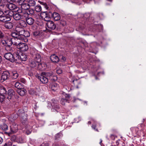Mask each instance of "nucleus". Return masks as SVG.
<instances>
[{"label":"nucleus","mask_w":146,"mask_h":146,"mask_svg":"<svg viewBox=\"0 0 146 146\" xmlns=\"http://www.w3.org/2000/svg\"><path fill=\"white\" fill-rule=\"evenodd\" d=\"M15 30L20 36L23 38V40L24 39V37H27L30 36V34L28 31L25 30L23 28L20 27L19 25L16 27Z\"/></svg>","instance_id":"nucleus-1"},{"label":"nucleus","mask_w":146,"mask_h":146,"mask_svg":"<svg viewBox=\"0 0 146 146\" xmlns=\"http://www.w3.org/2000/svg\"><path fill=\"white\" fill-rule=\"evenodd\" d=\"M14 45H16L17 48L22 51H27L28 49V46L26 43L19 42V41L14 42Z\"/></svg>","instance_id":"nucleus-2"},{"label":"nucleus","mask_w":146,"mask_h":146,"mask_svg":"<svg viewBox=\"0 0 146 146\" xmlns=\"http://www.w3.org/2000/svg\"><path fill=\"white\" fill-rule=\"evenodd\" d=\"M29 66L32 68H35V69L40 70L41 68L40 67L41 65V63H39L34 60H30L29 63Z\"/></svg>","instance_id":"nucleus-3"},{"label":"nucleus","mask_w":146,"mask_h":146,"mask_svg":"<svg viewBox=\"0 0 146 146\" xmlns=\"http://www.w3.org/2000/svg\"><path fill=\"white\" fill-rule=\"evenodd\" d=\"M1 40L2 44L6 47L9 46H11L12 44L14 45V42H14V38L9 39L6 40H3L2 39Z\"/></svg>","instance_id":"nucleus-4"},{"label":"nucleus","mask_w":146,"mask_h":146,"mask_svg":"<svg viewBox=\"0 0 146 146\" xmlns=\"http://www.w3.org/2000/svg\"><path fill=\"white\" fill-rule=\"evenodd\" d=\"M63 94V98H62L60 100V103L62 105H64L66 103L69 101L70 96L69 94H67L64 92L62 93Z\"/></svg>","instance_id":"nucleus-5"},{"label":"nucleus","mask_w":146,"mask_h":146,"mask_svg":"<svg viewBox=\"0 0 146 146\" xmlns=\"http://www.w3.org/2000/svg\"><path fill=\"white\" fill-rule=\"evenodd\" d=\"M31 54L33 55L34 60L39 63L41 61V57L40 55L37 53V51L35 50L34 53L31 51Z\"/></svg>","instance_id":"nucleus-6"},{"label":"nucleus","mask_w":146,"mask_h":146,"mask_svg":"<svg viewBox=\"0 0 146 146\" xmlns=\"http://www.w3.org/2000/svg\"><path fill=\"white\" fill-rule=\"evenodd\" d=\"M36 77L40 80V81L43 84H46L48 82V79L46 77L42 74L40 75H36Z\"/></svg>","instance_id":"nucleus-7"},{"label":"nucleus","mask_w":146,"mask_h":146,"mask_svg":"<svg viewBox=\"0 0 146 146\" xmlns=\"http://www.w3.org/2000/svg\"><path fill=\"white\" fill-rule=\"evenodd\" d=\"M4 57L7 60H9L12 62L15 61V58H14L13 55L11 52L7 53L5 54Z\"/></svg>","instance_id":"nucleus-8"},{"label":"nucleus","mask_w":146,"mask_h":146,"mask_svg":"<svg viewBox=\"0 0 146 146\" xmlns=\"http://www.w3.org/2000/svg\"><path fill=\"white\" fill-rule=\"evenodd\" d=\"M9 3L7 4L6 5H4L3 7H7L9 9L11 10H13L16 9H17L18 7L16 5L12 3L9 1Z\"/></svg>","instance_id":"nucleus-9"},{"label":"nucleus","mask_w":146,"mask_h":146,"mask_svg":"<svg viewBox=\"0 0 146 146\" xmlns=\"http://www.w3.org/2000/svg\"><path fill=\"white\" fill-rule=\"evenodd\" d=\"M10 76V74L8 71H5L3 72L1 76V80L2 82L7 80Z\"/></svg>","instance_id":"nucleus-10"},{"label":"nucleus","mask_w":146,"mask_h":146,"mask_svg":"<svg viewBox=\"0 0 146 146\" xmlns=\"http://www.w3.org/2000/svg\"><path fill=\"white\" fill-rule=\"evenodd\" d=\"M11 36L14 37V40H17V42H18V41L19 40H23V38L21 37V36L19 34L15 32H13L11 33Z\"/></svg>","instance_id":"nucleus-11"},{"label":"nucleus","mask_w":146,"mask_h":146,"mask_svg":"<svg viewBox=\"0 0 146 146\" xmlns=\"http://www.w3.org/2000/svg\"><path fill=\"white\" fill-rule=\"evenodd\" d=\"M18 130V125L15 123H13L10 126V133H14L17 131Z\"/></svg>","instance_id":"nucleus-12"},{"label":"nucleus","mask_w":146,"mask_h":146,"mask_svg":"<svg viewBox=\"0 0 146 146\" xmlns=\"http://www.w3.org/2000/svg\"><path fill=\"white\" fill-rule=\"evenodd\" d=\"M5 14L0 16V21L3 22H6L11 20L10 17Z\"/></svg>","instance_id":"nucleus-13"},{"label":"nucleus","mask_w":146,"mask_h":146,"mask_svg":"<svg viewBox=\"0 0 146 146\" xmlns=\"http://www.w3.org/2000/svg\"><path fill=\"white\" fill-rule=\"evenodd\" d=\"M46 25L48 28L51 30H54L56 28V25L52 21H48L46 23Z\"/></svg>","instance_id":"nucleus-14"},{"label":"nucleus","mask_w":146,"mask_h":146,"mask_svg":"<svg viewBox=\"0 0 146 146\" xmlns=\"http://www.w3.org/2000/svg\"><path fill=\"white\" fill-rule=\"evenodd\" d=\"M15 92L14 90L12 89H9L8 91V94L9 96L7 98V99L9 100L8 101V103L10 102V100L11 99L12 97L15 94Z\"/></svg>","instance_id":"nucleus-15"},{"label":"nucleus","mask_w":146,"mask_h":146,"mask_svg":"<svg viewBox=\"0 0 146 146\" xmlns=\"http://www.w3.org/2000/svg\"><path fill=\"white\" fill-rule=\"evenodd\" d=\"M21 120L22 123H25L27 121V115L25 113H22L21 116Z\"/></svg>","instance_id":"nucleus-16"},{"label":"nucleus","mask_w":146,"mask_h":146,"mask_svg":"<svg viewBox=\"0 0 146 146\" xmlns=\"http://www.w3.org/2000/svg\"><path fill=\"white\" fill-rule=\"evenodd\" d=\"M51 14L52 17L54 21H58L60 19V16L58 13L54 12Z\"/></svg>","instance_id":"nucleus-17"},{"label":"nucleus","mask_w":146,"mask_h":146,"mask_svg":"<svg viewBox=\"0 0 146 146\" xmlns=\"http://www.w3.org/2000/svg\"><path fill=\"white\" fill-rule=\"evenodd\" d=\"M50 59L51 61L54 62H57L59 60V58L58 56L55 54L52 55L50 56Z\"/></svg>","instance_id":"nucleus-18"},{"label":"nucleus","mask_w":146,"mask_h":146,"mask_svg":"<svg viewBox=\"0 0 146 146\" xmlns=\"http://www.w3.org/2000/svg\"><path fill=\"white\" fill-rule=\"evenodd\" d=\"M19 12L18 13H15L14 15H13V18L16 20H19L22 18V16L21 13H20Z\"/></svg>","instance_id":"nucleus-19"},{"label":"nucleus","mask_w":146,"mask_h":146,"mask_svg":"<svg viewBox=\"0 0 146 146\" xmlns=\"http://www.w3.org/2000/svg\"><path fill=\"white\" fill-rule=\"evenodd\" d=\"M17 92L19 95L23 96L26 93L27 91L25 89L21 88L19 89H18Z\"/></svg>","instance_id":"nucleus-20"},{"label":"nucleus","mask_w":146,"mask_h":146,"mask_svg":"<svg viewBox=\"0 0 146 146\" xmlns=\"http://www.w3.org/2000/svg\"><path fill=\"white\" fill-rule=\"evenodd\" d=\"M19 5H21V8L24 10H27L30 8V6H29L28 3H22L21 4H19Z\"/></svg>","instance_id":"nucleus-21"},{"label":"nucleus","mask_w":146,"mask_h":146,"mask_svg":"<svg viewBox=\"0 0 146 146\" xmlns=\"http://www.w3.org/2000/svg\"><path fill=\"white\" fill-rule=\"evenodd\" d=\"M15 13L12 11H10L9 10H6L4 11V14H5L6 15L8 16L9 17H13Z\"/></svg>","instance_id":"nucleus-22"},{"label":"nucleus","mask_w":146,"mask_h":146,"mask_svg":"<svg viewBox=\"0 0 146 146\" xmlns=\"http://www.w3.org/2000/svg\"><path fill=\"white\" fill-rule=\"evenodd\" d=\"M4 26L7 29H11L13 26V24L11 22H7L4 24Z\"/></svg>","instance_id":"nucleus-23"},{"label":"nucleus","mask_w":146,"mask_h":146,"mask_svg":"<svg viewBox=\"0 0 146 146\" xmlns=\"http://www.w3.org/2000/svg\"><path fill=\"white\" fill-rule=\"evenodd\" d=\"M7 91L5 88L2 85H0V94H7Z\"/></svg>","instance_id":"nucleus-24"},{"label":"nucleus","mask_w":146,"mask_h":146,"mask_svg":"<svg viewBox=\"0 0 146 146\" xmlns=\"http://www.w3.org/2000/svg\"><path fill=\"white\" fill-rule=\"evenodd\" d=\"M18 115L17 114H13L9 118V119L12 122L16 120L18 117Z\"/></svg>","instance_id":"nucleus-25"},{"label":"nucleus","mask_w":146,"mask_h":146,"mask_svg":"<svg viewBox=\"0 0 146 146\" xmlns=\"http://www.w3.org/2000/svg\"><path fill=\"white\" fill-rule=\"evenodd\" d=\"M5 49L7 51L13 53L16 50L15 48L9 46L6 47Z\"/></svg>","instance_id":"nucleus-26"},{"label":"nucleus","mask_w":146,"mask_h":146,"mask_svg":"<svg viewBox=\"0 0 146 146\" xmlns=\"http://www.w3.org/2000/svg\"><path fill=\"white\" fill-rule=\"evenodd\" d=\"M26 0H7V1L9 2L11 1L13 3H18L19 5L21 4L22 3H24Z\"/></svg>","instance_id":"nucleus-27"},{"label":"nucleus","mask_w":146,"mask_h":146,"mask_svg":"<svg viewBox=\"0 0 146 146\" xmlns=\"http://www.w3.org/2000/svg\"><path fill=\"white\" fill-rule=\"evenodd\" d=\"M26 21L27 23L29 25H32L34 22V19L32 18L28 17L26 19Z\"/></svg>","instance_id":"nucleus-28"},{"label":"nucleus","mask_w":146,"mask_h":146,"mask_svg":"<svg viewBox=\"0 0 146 146\" xmlns=\"http://www.w3.org/2000/svg\"><path fill=\"white\" fill-rule=\"evenodd\" d=\"M27 59V56L24 53H22L20 55L19 59L23 61H25Z\"/></svg>","instance_id":"nucleus-29"},{"label":"nucleus","mask_w":146,"mask_h":146,"mask_svg":"<svg viewBox=\"0 0 146 146\" xmlns=\"http://www.w3.org/2000/svg\"><path fill=\"white\" fill-rule=\"evenodd\" d=\"M59 88V85L57 84L53 83L51 85V88L52 90L54 91L56 90Z\"/></svg>","instance_id":"nucleus-30"},{"label":"nucleus","mask_w":146,"mask_h":146,"mask_svg":"<svg viewBox=\"0 0 146 146\" xmlns=\"http://www.w3.org/2000/svg\"><path fill=\"white\" fill-rule=\"evenodd\" d=\"M13 53V56L14 58H15V61L18 60H19L20 55L17 52H15V51Z\"/></svg>","instance_id":"nucleus-31"},{"label":"nucleus","mask_w":146,"mask_h":146,"mask_svg":"<svg viewBox=\"0 0 146 146\" xmlns=\"http://www.w3.org/2000/svg\"><path fill=\"white\" fill-rule=\"evenodd\" d=\"M6 97L4 94H0V102L2 103H4Z\"/></svg>","instance_id":"nucleus-32"},{"label":"nucleus","mask_w":146,"mask_h":146,"mask_svg":"<svg viewBox=\"0 0 146 146\" xmlns=\"http://www.w3.org/2000/svg\"><path fill=\"white\" fill-rule=\"evenodd\" d=\"M21 14L22 15V18L23 19H25L26 20V19H27L29 15L28 13H27V11H26L25 12L21 13Z\"/></svg>","instance_id":"nucleus-33"},{"label":"nucleus","mask_w":146,"mask_h":146,"mask_svg":"<svg viewBox=\"0 0 146 146\" xmlns=\"http://www.w3.org/2000/svg\"><path fill=\"white\" fill-rule=\"evenodd\" d=\"M19 25L20 26V27L23 28L27 26V24L25 21L21 20L20 21L19 23Z\"/></svg>","instance_id":"nucleus-34"},{"label":"nucleus","mask_w":146,"mask_h":146,"mask_svg":"<svg viewBox=\"0 0 146 146\" xmlns=\"http://www.w3.org/2000/svg\"><path fill=\"white\" fill-rule=\"evenodd\" d=\"M44 20L45 21L48 22V21H50V16L46 12H44Z\"/></svg>","instance_id":"nucleus-35"},{"label":"nucleus","mask_w":146,"mask_h":146,"mask_svg":"<svg viewBox=\"0 0 146 146\" xmlns=\"http://www.w3.org/2000/svg\"><path fill=\"white\" fill-rule=\"evenodd\" d=\"M27 1L30 7L34 6L36 4V2L34 0H28Z\"/></svg>","instance_id":"nucleus-36"},{"label":"nucleus","mask_w":146,"mask_h":146,"mask_svg":"<svg viewBox=\"0 0 146 146\" xmlns=\"http://www.w3.org/2000/svg\"><path fill=\"white\" fill-rule=\"evenodd\" d=\"M42 74L45 76L46 77H52L53 76L52 72H42Z\"/></svg>","instance_id":"nucleus-37"},{"label":"nucleus","mask_w":146,"mask_h":146,"mask_svg":"<svg viewBox=\"0 0 146 146\" xmlns=\"http://www.w3.org/2000/svg\"><path fill=\"white\" fill-rule=\"evenodd\" d=\"M26 11L28 13V15L31 14V15L35 16V14L34 10L29 8Z\"/></svg>","instance_id":"nucleus-38"},{"label":"nucleus","mask_w":146,"mask_h":146,"mask_svg":"<svg viewBox=\"0 0 146 146\" xmlns=\"http://www.w3.org/2000/svg\"><path fill=\"white\" fill-rule=\"evenodd\" d=\"M22 84L19 83V82H17L15 83V86L18 89H19L22 88Z\"/></svg>","instance_id":"nucleus-39"},{"label":"nucleus","mask_w":146,"mask_h":146,"mask_svg":"<svg viewBox=\"0 0 146 146\" xmlns=\"http://www.w3.org/2000/svg\"><path fill=\"white\" fill-rule=\"evenodd\" d=\"M1 128L4 131H6L7 130L8 127L7 125L5 123H3L1 125Z\"/></svg>","instance_id":"nucleus-40"},{"label":"nucleus","mask_w":146,"mask_h":146,"mask_svg":"<svg viewBox=\"0 0 146 146\" xmlns=\"http://www.w3.org/2000/svg\"><path fill=\"white\" fill-rule=\"evenodd\" d=\"M29 128L27 127H26L25 128L26 133L27 134H30L32 131V127L31 126H28Z\"/></svg>","instance_id":"nucleus-41"},{"label":"nucleus","mask_w":146,"mask_h":146,"mask_svg":"<svg viewBox=\"0 0 146 146\" xmlns=\"http://www.w3.org/2000/svg\"><path fill=\"white\" fill-rule=\"evenodd\" d=\"M42 10L41 6L39 5L36 6L35 8V11L37 12H40Z\"/></svg>","instance_id":"nucleus-42"},{"label":"nucleus","mask_w":146,"mask_h":146,"mask_svg":"<svg viewBox=\"0 0 146 146\" xmlns=\"http://www.w3.org/2000/svg\"><path fill=\"white\" fill-rule=\"evenodd\" d=\"M13 76L12 78L14 79H16L18 76V74L16 72H13Z\"/></svg>","instance_id":"nucleus-43"},{"label":"nucleus","mask_w":146,"mask_h":146,"mask_svg":"<svg viewBox=\"0 0 146 146\" xmlns=\"http://www.w3.org/2000/svg\"><path fill=\"white\" fill-rule=\"evenodd\" d=\"M25 113V111H24V110L22 109H20L18 111L17 115H19V116H21V115H22V113Z\"/></svg>","instance_id":"nucleus-44"},{"label":"nucleus","mask_w":146,"mask_h":146,"mask_svg":"<svg viewBox=\"0 0 146 146\" xmlns=\"http://www.w3.org/2000/svg\"><path fill=\"white\" fill-rule=\"evenodd\" d=\"M17 137L15 135H13L11 138V140L15 142H18L17 140Z\"/></svg>","instance_id":"nucleus-45"},{"label":"nucleus","mask_w":146,"mask_h":146,"mask_svg":"<svg viewBox=\"0 0 146 146\" xmlns=\"http://www.w3.org/2000/svg\"><path fill=\"white\" fill-rule=\"evenodd\" d=\"M12 145V143L10 141L5 143L2 146H11Z\"/></svg>","instance_id":"nucleus-46"},{"label":"nucleus","mask_w":146,"mask_h":146,"mask_svg":"<svg viewBox=\"0 0 146 146\" xmlns=\"http://www.w3.org/2000/svg\"><path fill=\"white\" fill-rule=\"evenodd\" d=\"M4 36V33L0 30V40L3 39Z\"/></svg>","instance_id":"nucleus-47"},{"label":"nucleus","mask_w":146,"mask_h":146,"mask_svg":"<svg viewBox=\"0 0 146 146\" xmlns=\"http://www.w3.org/2000/svg\"><path fill=\"white\" fill-rule=\"evenodd\" d=\"M53 106L56 109H58L60 108L59 105L57 104L53 105Z\"/></svg>","instance_id":"nucleus-48"},{"label":"nucleus","mask_w":146,"mask_h":146,"mask_svg":"<svg viewBox=\"0 0 146 146\" xmlns=\"http://www.w3.org/2000/svg\"><path fill=\"white\" fill-rule=\"evenodd\" d=\"M50 79L51 80L55 81L57 80V78L56 76H52L50 78Z\"/></svg>","instance_id":"nucleus-49"},{"label":"nucleus","mask_w":146,"mask_h":146,"mask_svg":"<svg viewBox=\"0 0 146 146\" xmlns=\"http://www.w3.org/2000/svg\"><path fill=\"white\" fill-rule=\"evenodd\" d=\"M38 32L36 31H34L33 33V35L35 36H37L38 35Z\"/></svg>","instance_id":"nucleus-50"},{"label":"nucleus","mask_w":146,"mask_h":146,"mask_svg":"<svg viewBox=\"0 0 146 146\" xmlns=\"http://www.w3.org/2000/svg\"><path fill=\"white\" fill-rule=\"evenodd\" d=\"M56 72L57 74H60L62 73V71L61 69H58L57 70Z\"/></svg>","instance_id":"nucleus-51"},{"label":"nucleus","mask_w":146,"mask_h":146,"mask_svg":"<svg viewBox=\"0 0 146 146\" xmlns=\"http://www.w3.org/2000/svg\"><path fill=\"white\" fill-rule=\"evenodd\" d=\"M92 127L93 129H94L95 130L97 131H98V130L97 129H96V126L95 125H93L92 126Z\"/></svg>","instance_id":"nucleus-52"},{"label":"nucleus","mask_w":146,"mask_h":146,"mask_svg":"<svg viewBox=\"0 0 146 146\" xmlns=\"http://www.w3.org/2000/svg\"><path fill=\"white\" fill-rule=\"evenodd\" d=\"M3 14H4V12H3L0 8V16L3 15Z\"/></svg>","instance_id":"nucleus-53"},{"label":"nucleus","mask_w":146,"mask_h":146,"mask_svg":"<svg viewBox=\"0 0 146 146\" xmlns=\"http://www.w3.org/2000/svg\"><path fill=\"white\" fill-rule=\"evenodd\" d=\"M20 80V82L23 83H25V79H21Z\"/></svg>","instance_id":"nucleus-54"},{"label":"nucleus","mask_w":146,"mask_h":146,"mask_svg":"<svg viewBox=\"0 0 146 146\" xmlns=\"http://www.w3.org/2000/svg\"><path fill=\"white\" fill-rule=\"evenodd\" d=\"M3 141V138L0 137V144H1Z\"/></svg>","instance_id":"nucleus-55"},{"label":"nucleus","mask_w":146,"mask_h":146,"mask_svg":"<svg viewBox=\"0 0 146 146\" xmlns=\"http://www.w3.org/2000/svg\"><path fill=\"white\" fill-rule=\"evenodd\" d=\"M92 0H83V1L84 2H86L87 3H89V1Z\"/></svg>","instance_id":"nucleus-56"},{"label":"nucleus","mask_w":146,"mask_h":146,"mask_svg":"<svg viewBox=\"0 0 146 146\" xmlns=\"http://www.w3.org/2000/svg\"><path fill=\"white\" fill-rule=\"evenodd\" d=\"M62 60L63 61H65L66 60V58L64 57V56H62Z\"/></svg>","instance_id":"nucleus-57"},{"label":"nucleus","mask_w":146,"mask_h":146,"mask_svg":"<svg viewBox=\"0 0 146 146\" xmlns=\"http://www.w3.org/2000/svg\"><path fill=\"white\" fill-rule=\"evenodd\" d=\"M2 61V57L0 56V63H1Z\"/></svg>","instance_id":"nucleus-58"},{"label":"nucleus","mask_w":146,"mask_h":146,"mask_svg":"<svg viewBox=\"0 0 146 146\" xmlns=\"http://www.w3.org/2000/svg\"><path fill=\"white\" fill-rule=\"evenodd\" d=\"M52 146H59L58 145V144H56L55 145H53Z\"/></svg>","instance_id":"nucleus-59"},{"label":"nucleus","mask_w":146,"mask_h":146,"mask_svg":"<svg viewBox=\"0 0 146 146\" xmlns=\"http://www.w3.org/2000/svg\"><path fill=\"white\" fill-rule=\"evenodd\" d=\"M1 72H2L1 68L0 67V74L1 73Z\"/></svg>","instance_id":"nucleus-60"},{"label":"nucleus","mask_w":146,"mask_h":146,"mask_svg":"<svg viewBox=\"0 0 146 146\" xmlns=\"http://www.w3.org/2000/svg\"><path fill=\"white\" fill-rule=\"evenodd\" d=\"M62 146H69L68 145H62Z\"/></svg>","instance_id":"nucleus-61"},{"label":"nucleus","mask_w":146,"mask_h":146,"mask_svg":"<svg viewBox=\"0 0 146 146\" xmlns=\"http://www.w3.org/2000/svg\"><path fill=\"white\" fill-rule=\"evenodd\" d=\"M91 123V122L90 121H89L88 122V124H90Z\"/></svg>","instance_id":"nucleus-62"},{"label":"nucleus","mask_w":146,"mask_h":146,"mask_svg":"<svg viewBox=\"0 0 146 146\" xmlns=\"http://www.w3.org/2000/svg\"><path fill=\"white\" fill-rule=\"evenodd\" d=\"M52 101H55V102H56V101L55 100H52Z\"/></svg>","instance_id":"nucleus-63"},{"label":"nucleus","mask_w":146,"mask_h":146,"mask_svg":"<svg viewBox=\"0 0 146 146\" xmlns=\"http://www.w3.org/2000/svg\"><path fill=\"white\" fill-rule=\"evenodd\" d=\"M11 146H17V145H11Z\"/></svg>","instance_id":"nucleus-64"}]
</instances>
